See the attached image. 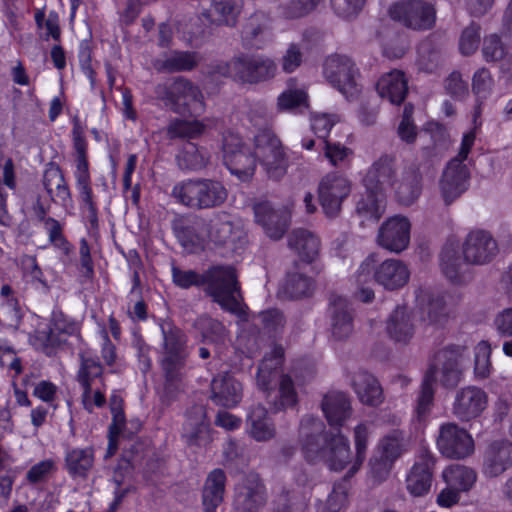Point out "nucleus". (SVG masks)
I'll use <instances>...</instances> for the list:
<instances>
[{
	"label": "nucleus",
	"mask_w": 512,
	"mask_h": 512,
	"mask_svg": "<svg viewBox=\"0 0 512 512\" xmlns=\"http://www.w3.org/2000/svg\"><path fill=\"white\" fill-rule=\"evenodd\" d=\"M321 409L328 424L338 430L327 431L318 417L305 415L299 428L303 456L311 464L323 463L330 470L342 471L351 462L349 439L340 432L352 414L350 399L344 392L329 391Z\"/></svg>",
	"instance_id": "obj_1"
},
{
	"label": "nucleus",
	"mask_w": 512,
	"mask_h": 512,
	"mask_svg": "<svg viewBox=\"0 0 512 512\" xmlns=\"http://www.w3.org/2000/svg\"><path fill=\"white\" fill-rule=\"evenodd\" d=\"M159 326L162 334L160 366L164 378L161 398L170 403L183 391L185 367L190 355L188 337L172 321L162 320Z\"/></svg>",
	"instance_id": "obj_2"
},
{
	"label": "nucleus",
	"mask_w": 512,
	"mask_h": 512,
	"mask_svg": "<svg viewBox=\"0 0 512 512\" xmlns=\"http://www.w3.org/2000/svg\"><path fill=\"white\" fill-rule=\"evenodd\" d=\"M464 349L460 346H448L439 350L434 356V363L430 365L422 380L417 406L415 409L418 421H423L430 413L434 401V383L437 371L440 370V382L446 388L455 387L461 380L462 372L459 367V358Z\"/></svg>",
	"instance_id": "obj_3"
},
{
	"label": "nucleus",
	"mask_w": 512,
	"mask_h": 512,
	"mask_svg": "<svg viewBox=\"0 0 512 512\" xmlns=\"http://www.w3.org/2000/svg\"><path fill=\"white\" fill-rule=\"evenodd\" d=\"M171 195L190 209L205 210L221 207L228 198V190L219 180L194 178L177 183Z\"/></svg>",
	"instance_id": "obj_4"
},
{
	"label": "nucleus",
	"mask_w": 512,
	"mask_h": 512,
	"mask_svg": "<svg viewBox=\"0 0 512 512\" xmlns=\"http://www.w3.org/2000/svg\"><path fill=\"white\" fill-rule=\"evenodd\" d=\"M204 280V291L223 310L234 314L242 312L243 296L238 276L233 266H212L204 272Z\"/></svg>",
	"instance_id": "obj_5"
},
{
	"label": "nucleus",
	"mask_w": 512,
	"mask_h": 512,
	"mask_svg": "<svg viewBox=\"0 0 512 512\" xmlns=\"http://www.w3.org/2000/svg\"><path fill=\"white\" fill-rule=\"evenodd\" d=\"M214 71L242 84H257L272 79L277 65L266 55L240 53L228 62L218 63Z\"/></svg>",
	"instance_id": "obj_6"
},
{
	"label": "nucleus",
	"mask_w": 512,
	"mask_h": 512,
	"mask_svg": "<svg viewBox=\"0 0 512 512\" xmlns=\"http://www.w3.org/2000/svg\"><path fill=\"white\" fill-rule=\"evenodd\" d=\"M155 95L165 107L180 115L200 116L205 110L204 97L197 85L182 76L171 83L158 84Z\"/></svg>",
	"instance_id": "obj_7"
},
{
	"label": "nucleus",
	"mask_w": 512,
	"mask_h": 512,
	"mask_svg": "<svg viewBox=\"0 0 512 512\" xmlns=\"http://www.w3.org/2000/svg\"><path fill=\"white\" fill-rule=\"evenodd\" d=\"M376 254H370L360 264L356 274L359 284H366L372 279L387 290L404 287L409 280L410 272L407 265L399 259H386L377 265Z\"/></svg>",
	"instance_id": "obj_8"
},
{
	"label": "nucleus",
	"mask_w": 512,
	"mask_h": 512,
	"mask_svg": "<svg viewBox=\"0 0 512 512\" xmlns=\"http://www.w3.org/2000/svg\"><path fill=\"white\" fill-rule=\"evenodd\" d=\"M72 136L75 162L74 177L79 193L80 207L84 212L96 210L98 208L91 185L87 141L83 135V129L77 117L73 119Z\"/></svg>",
	"instance_id": "obj_9"
},
{
	"label": "nucleus",
	"mask_w": 512,
	"mask_h": 512,
	"mask_svg": "<svg viewBox=\"0 0 512 512\" xmlns=\"http://www.w3.org/2000/svg\"><path fill=\"white\" fill-rule=\"evenodd\" d=\"M392 20L414 31H427L436 23V8L425 0H402L389 8Z\"/></svg>",
	"instance_id": "obj_10"
},
{
	"label": "nucleus",
	"mask_w": 512,
	"mask_h": 512,
	"mask_svg": "<svg viewBox=\"0 0 512 512\" xmlns=\"http://www.w3.org/2000/svg\"><path fill=\"white\" fill-rule=\"evenodd\" d=\"M255 159L259 160L269 178L278 180L287 169V160L280 140L269 130L254 137Z\"/></svg>",
	"instance_id": "obj_11"
},
{
	"label": "nucleus",
	"mask_w": 512,
	"mask_h": 512,
	"mask_svg": "<svg viewBox=\"0 0 512 512\" xmlns=\"http://www.w3.org/2000/svg\"><path fill=\"white\" fill-rule=\"evenodd\" d=\"M223 161L231 174L241 181H248L256 168L254 153L232 132L223 135Z\"/></svg>",
	"instance_id": "obj_12"
},
{
	"label": "nucleus",
	"mask_w": 512,
	"mask_h": 512,
	"mask_svg": "<svg viewBox=\"0 0 512 512\" xmlns=\"http://www.w3.org/2000/svg\"><path fill=\"white\" fill-rule=\"evenodd\" d=\"M323 73L326 80L347 98L359 92L357 79L360 73L350 57L340 54L329 56L325 60Z\"/></svg>",
	"instance_id": "obj_13"
},
{
	"label": "nucleus",
	"mask_w": 512,
	"mask_h": 512,
	"mask_svg": "<svg viewBox=\"0 0 512 512\" xmlns=\"http://www.w3.org/2000/svg\"><path fill=\"white\" fill-rule=\"evenodd\" d=\"M266 486L257 473L246 474L235 485L233 497L234 512H260L267 503Z\"/></svg>",
	"instance_id": "obj_14"
},
{
	"label": "nucleus",
	"mask_w": 512,
	"mask_h": 512,
	"mask_svg": "<svg viewBox=\"0 0 512 512\" xmlns=\"http://www.w3.org/2000/svg\"><path fill=\"white\" fill-rule=\"evenodd\" d=\"M351 193V182L336 172L326 174L318 185V199L329 218L339 215L343 201Z\"/></svg>",
	"instance_id": "obj_15"
},
{
	"label": "nucleus",
	"mask_w": 512,
	"mask_h": 512,
	"mask_svg": "<svg viewBox=\"0 0 512 512\" xmlns=\"http://www.w3.org/2000/svg\"><path fill=\"white\" fill-rule=\"evenodd\" d=\"M440 453L450 459H464L473 454L475 445L469 432L455 423H444L436 439Z\"/></svg>",
	"instance_id": "obj_16"
},
{
	"label": "nucleus",
	"mask_w": 512,
	"mask_h": 512,
	"mask_svg": "<svg viewBox=\"0 0 512 512\" xmlns=\"http://www.w3.org/2000/svg\"><path fill=\"white\" fill-rule=\"evenodd\" d=\"M512 468V442L507 439L488 443L482 454L481 473L485 478L500 477Z\"/></svg>",
	"instance_id": "obj_17"
},
{
	"label": "nucleus",
	"mask_w": 512,
	"mask_h": 512,
	"mask_svg": "<svg viewBox=\"0 0 512 512\" xmlns=\"http://www.w3.org/2000/svg\"><path fill=\"white\" fill-rule=\"evenodd\" d=\"M470 185V171L466 164L458 159H451L443 170L439 188L446 205L452 204Z\"/></svg>",
	"instance_id": "obj_18"
},
{
	"label": "nucleus",
	"mask_w": 512,
	"mask_h": 512,
	"mask_svg": "<svg viewBox=\"0 0 512 512\" xmlns=\"http://www.w3.org/2000/svg\"><path fill=\"white\" fill-rule=\"evenodd\" d=\"M255 222L273 240L281 239L290 226V214L284 208H276L269 201L253 205Z\"/></svg>",
	"instance_id": "obj_19"
},
{
	"label": "nucleus",
	"mask_w": 512,
	"mask_h": 512,
	"mask_svg": "<svg viewBox=\"0 0 512 512\" xmlns=\"http://www.w3.org/2000/svg\"><path fill=\"white\" fill-rule=\"evenodd\" d=\"M488 405L487 393L477 386L459 389L454 397L453 415L462 422H469L481 416Z\"/></svg>",
	"instance_id": "obj_20"
},
{
	"label": "nucleus",
	"mask_w": 512,
	"mask_h": 512,
	"mask_svg": "<svg viewBox=\"0 0 512 512\" xmlns=\"http://www.w3.org/2000/svg\"><path fill=\"white\" fill-rule=\"evenodd\" d=\"M410 230L408 218L400 215L390 217L379 227L377 242L390 252L400 253L409 245Z\"/></svg>",
	"instance_id": "obj_21"
},
{
	"label": "nucleus",
	"mask_w": 512,
	"mask_h": 512,
	"mask_svg": "<svg viewBox=\"0 0 512 512\" xmlns=\"http://www.w3.org/2000/svg\"><path fill=\"white\" fill-rule=\"evenodd\" d=\"M498 245L492 235L485 230H473L463 243L464 261L469 264L489 263L497 254Z\"/></svg>",
	"instance_id": "obj_22"
},
{
	"label": "nucleus",
	"mask_w": 512,
	"mask_h": 512,
	"mask_svg": "<svg viewBox=\"0 0 512 512\" xmlns=\"http://www.w3.org/2000/svg\"><path fill=\"white\" fill-rule=\"evenodd\" d=\"M210 422L204 405L195 404L186 411L182 439L188 446L201 447L211 441Z\"/></svg>",
	"instance_id": "obj_23"
},
{
	"label": "nucleus",
	"mask_w": 512,
	"mask_h": 512,
	"mask_svg": "<svg viewBox=\"0 0 512 512\" xmlns=\"http://www.w3.org/2000/svg\"><path fill=\"white\" fill-rule=\"evenodd\" d=\"M242 10L241 0H210L199 20L210 27H235Z\"/></svg>",
	"instance_id": "obj_24"
},
{
	"label": "nucleus",
	"mask_w": 512,
	"mask_h": 512,
	"mask_svg": "<svg viewBox=\"0 0 512 512\" xmlns=\"http://www.w3.org/2000/svg\"><path fill=\"white\" fill-rule=\"evenodd\" d=\"M436 458L428 451H423L406 477V489L415 497L426 495L432 486L433 470Z\"/></svg>",
	"instance_id": "obj_25"
},
{
	"label": "nucleus",
	"mask_w": 512,
	"mask_h": 512,
	"mask_svg": "<svg viewBox=\"0 0 512 512\" xmlns=\"http://www.w3.org/2000/svg\"><path fill=\"white\" fill-rule=\"evenodd\" d=\"M172 230L185 248L202 247L207 241V220L197 215L175 218Z\"/></svg>",
	"instance_id": "obj_26"
},
{
	"label": "nucleus",
	"mask_w": 512,
	"mask_h": 512,
	"mask_svg": "<svg viewBox=\"0 0 512 512\" xmlns=\"http://www.w3.org/2000/svg\"><path fill=\"white\" fill-rule=\"evenodd\" d=\"M328 317L332 335L335 339L342 340L353 332V308L349 301L336 293L329 296Z\"/></svg>",
	"instance_id": "obj_27"
},
{
	"label": "nucleus",
	"mask_w": 512,
	"mask_h": 512,
	"mask_svg": "<svg viewBox=\"0 0 512 512\" xmlns=\"http://www.w3.org/2000/svg\"><path fill=\"white\" fill-rule=\"evenodd\" d=\"M396 158L393 155H381L368 169L363 178L365 189H377L385 193L396 181Z\"/></svg>",
	"instance_id": "obj_28"
},
{
	"label": "nucleus",
	"mask_w": 512,
	"mask_h": 512,
	"mask_svg": "<svg viewBox=\"0 0 512 512\" xmlns=\"http://www.w3.org/2000/svg\"><path fill=\"white\" fill-rule=\"evenodd\" d=\"M262 391L274 412L294 408L298 404V393L293 379L288 374H281L278 379L274 380L271 388Z\"/></svg>",
	"instance_id": "obj_29"
},
{
	"label": "nucleus",
	"mask_w": 512,
	"mask_h": 512,
	"mask_svg": "<svg viewBox=\"0 0 512 512\" xmlns=\"http://www.w3.org/2000/svg\"><path fill=\"white\" fill-rule=\"evenodd\" d=\"M210 398L216 405L233 408L242 399V385L231 373H219L211 381Z\"/></svg>",
	"instance_id": "obj_30"
},
{
	"label": "nucleus",
	"mask_w": 512,
	"mask_h": 512,
	"mask_svg": "<svg viewBox=\"0 0 512 512\" xmlns=\"http://www.w3.org/2000/svg\"><path fill=\"white\" fill-rule=\"evenodd\" d=\"M201 56L195 51L171 50L160 54L153 61L154 69L159 73H179L195 69Z\"/></svg>",
	"instance_id": "obj_31"
},
{
	"label": "nucleus",
	"mask_w": 512,
	"mask_h": 512,
	"mask_svg": "<svg viewBox=\"0 0 512 512\" xmlns=\"http://www.w3.org/2000/svg\"><path fill=\"white\" fill-rule=\"evenodd\" d=\"M77 323L60 310L52 312L50 326L46 331L39 332V339L45 348H54L66 342V336L77 332Z\"/></svg>",
	"instance_id": "obj_32"
},
{
	"label": "nucleus",
	"mask_w": 512,
	"mask_h": 512,
	"mask_svg": "<svg viewBox=\"0 0 512 512\" xmlns=\"http://www.w3.org/2000/svg\"><path fill=\"white\" fill-rule=\"evenodd\" d=\"M388 337L400 345H407L415 334L412 314L404 306H397L386 321Z\"/></svg>",
	"instance_id": "obj_33"
},
{
	"label": "nucleus",
	"mask_w": 512,
	"mask_h": 512,
	"mask_svg": "<svg viewBox=\"0 0 512 512\" xmlns=\"http://www.w3.org/2000/svg\"><path fill=\"white\" fill-rule=\"evenodd\" d=\"M80 367L77 373V381L83 389L82 402L84 409L92 413V404L89 397L92 395V382L96 378H101L103 367L97 357L80 353Z\"/></svg>",
	"instance_id": "obj_34"
},
{
	"label": "nucleus",
	"mask_w": 512,
	"mask_h": 512,
	"mask_svg": "<svg viewBox=\"0 0 512 512\" xmlns=\"http://www.w3.org/2000/svg\"><path fill=\"white\" fill-rule=\"evenodd\" d=\"M43 186L53 202L63 207L73 205L70 188L59 166L51 165L44 171Z\"/></svg>",
	"instance_id": "obj_35"
},
{
	"label": "nucleus",
	"mask_w": 512,
	"mask_h": 512,
	"mask_svg": "<svg viewBox=\"0 0 512 512\" xmlns=\"http://www.w3.org/2000/svg\"><path fill=\"white\" fill-rule=\"evenodd\" d=\"M246 427L249 435L259 442L269 441L276 435V428L262 404L251 406L246 418Z\"/></svg>",
	"instance_id": "obj_36"
},
{
	"label": "nucleus",
	"mask_w": 512,
	"mask_h": 512,
	"mask_svg": "<svg viewBox=\"0 0 512 512\" xmlns=\"http://www.w3.org/2000/svg\"><path fill=\"white\" fill-rule=\"evenodd\" d=\"M227 477L225 472L216 468L207 475L202 489V504L205 512H216L223 502Z\"/></svg>",
	"instance_id": "obj_37"
},
{
	"label": "nucleus",
	"mask_w": 512,
	"mask_h": 512,
	"mask_svg": "<svg viewBox=\"0 0 512 512\" xmlns=\"http://www.w3.org/2000/svg\"><path fill=\"white\" fill-rule=\"evenodd\" d=\"M284 358V348L278 344H275L272 350L264 355L257 371V385L261 390L271 388L274 380L278 379V372L282 367Z\"/></svg>",
	"instance_id": "obj_38"
},
{
	"label": "nucleus",
	"mask_w": 512,
	"mask_h": 512,
	"mask_svg": "<svg viewBox=\"0 0 512 512\" xmlns=\"http://www.w3.org/2000/svg\"><path fill=\"white\" fill-rule=\"evenodd\" d=\"M376 89L382 98L388 99L392 104L400 105L407 95V80L402 71L394 70L378 80Z\"/></svg>",
	"instance_id": "obj_39"
},
{
	"label": "nucleus",
	"mask_w": 512,
	"mask_h": 512,
	"mask_svg": "<svg viewBox=\"0 0 512 512\" xmlns=\"http://www.w3.org/2000/svg\"><path fill=\"white\" fill-rule=\"evenodd\" d=\"M351 385L363 404L376 406L382 402L381 386L367 371L360 370L354 373Z\"/></svg>",
	"instance_id": "obj_40"
},
{
	"label": "nucleus",
	"mask_w": 512,
	"mask_h": 512,
	"mask_svg": "<svg viewBox=\"0 0 512 512\" xmlns=\"http://www.w3.org/2000/svg\"><path fill=\"white\" fill-rule=\"evenodd\" d=\"M288 245L297 251L303 261L310 263L319 254L320 240L308 230L295 229L288 238Z\"/></svg>",
	"instance_id": "obj_41"
},
{
	"label": "nucleus",
	"mask_w": 512,
	"mask_h": 512,
	"mask_svg": "<svg viewBox=\"0 0 512 512\" xmlns=\"http://www.w3.org/2000/svg\"><path fill=\"white\" fill-rule=\"evenodd\" d=\"M385 210V193L377 189H365L356 204V213L362 221H378Z\"/></svg>",
	"instance_id": "obj_42"
},
{
	"label": "nucleus",
	"mask_w": 512,
	"mask_h": 512,
	"mask_svg": "<svg viewBox=\"0 0 512 512\" xmlns=\"http://www.w3.org/2000/svg\"><path fill=\"white\" fill-rule=\"evenodd\" d=\"M422 175L416 166L408 167L396 187V196L403 205H411L421 194Z\"/></svg>",
	"instance_id": "obj_43"
},
{
	"label": "nucleus",
	"mask_w": 512,
	"mask_h": 512,
	"mask_svg": "<svg viewBox=\"0 0 512 512\" xmlns=\"http://www.w3.org/2000/svg\"><path fill=\"white\" fill-rule=\"evenodd\" d=\"M267 24L262 14L250 16L241 32L243 46L249 49H263L267 43Z\"/></svg>",
	"instance_id": "obj_44"
},
{
	"label": "nucleus",
	"mask_w": 512,
	"mask_h": 512,
	"mask_svg": "<svg viewBox=\"0 0 512 512\" xmlns=\"http://www.w3.org/2000/svg\"><path fill=\"white\" fill-rule=\"evenodd\" d=\"M442 478L446 485L461 492H468L472 489L477 480L475 469L462 465L452 464L442 472Z\"/></svg>",
	"instance_id": "obj_45"
},
{
	"label": "nucleus",
	"mask_w": 512,
	"mask_h": 512,
	"mask_svg": "<svg viewBox=\"0 0 512 512\" xmlns=\"http://www.w3.org/2000/svg\"><path fill=\"white\" fill-rule=\"evenodd\" d=\"M94 465V450L91 447L74 448L65 456V467L72 477L86 478Z\"/></svg>",
	"instance_id": "obj_46"
},
{
	"label": "nucleus",
	"mask_w": 512,
	"mask_h": 512,
	"mask_svg": "<svg viewBox=\"0 0 512 512\" xmlns=\"http://www.w3.org/2000/svg\"><path fill=\"white\" fill-rule=\"evenodd\" d=\"M210 155L204 147H199L190 141L186 142L176 156L180 169L198 171L205 168Z\"/></svg>",
	"instance_id": "obj_47"
},
{
	"label": "nucleus",
	"mask_w": 512,
	"mask_h": 512,
	"mask_svg": "<svg viewBox=\"0 0 512 512\" xmlns=\"http://www.w3.org/2000/svg\"><path fill=\"white\" fill-rule=\"evenodd\" d=\"M206 125L203 121L199 120H172L166 129L167 137L170 140L174 139H195L203 134Z\"/></svg>",
	"instance_id": "obj_48"
},
{
	"label": "nucleus",
	"mask_w": 512,
	"mask_h": 512,
	"mask_svg": "<svg viewBox=\"0 0 512 512\" xmlns=\"http://www.w3.org/2000/svg\"><path fill=\"white\" fill-rule=\"evenodd\" d=\"M407 450V441L404 433L399 430H393L380 441L378 454L395 462Z\"/></svg>",
	"instance_id": "obj_49"
},
{
	"label": "nucleus",
	"mask_w": 512,
	"mask_h": 512,
	"mask_svg": "<svg viewBox=\"0 0 512 512\" xmlns=\"http://www.w3.org/2000/svg\"><path fill=\"white\" fill-rule=\"evenodd\" d=\"M313 281L304 274L293 272L288 273L283 285V293L289 299H300L311 295Z\"/></svg>",
	"instance_id": "obj_50"
},
{
	"label": "nucleus",
	"mask_w": 512,
	"mask_h": 512,
	"mask_svg": "<svg viewBox=\"0 0 512 512\" xmlns=\"http://www.w3.org/2000/svg\"><path fill=\"white\" fill-rule=\"evenodd\" d=\"M481 53L487 63H498L503 61L509 53V47L496 33L484 36Z\"/></svg>",
	"instance_id": "obj_51"
},
{
	"label": "nucleus",
	"mask_w": 512,
	"mask_h": 512,
	"mask_svg": "<svg viewBox=\"0 0 512 512\" xmlns=\"http://www.w3.org/2000/svg\"><path fill=\"white\" fill-rule=\"evenodd\" d=\"M306 498L296 492L283 489L273 501L274 512H306Z\"/></svg>",
	"instance_id": "obj_52"
},
{
	"label": "nucleus",
	"mask_w": 512,
	"mask_h": 512,
	"mask_svg": "<svg viewBox=\"0 0 512 512\" xmlns=\"http://www.w3.org/2000/svg\"><path fill=\"white\" fill-rule=\"evenodd\" d=\"M321 0H289L278 6L279 15L288 20L300 19L312 13Z\"/></svg>",
	"instance_id": "obj_53"
},
{
	"label": "nucleus",
	"mask_w": 512,
	"mask_h": 512,
	"mask_svg": "<svg viewBox=\"0 0 512 512\" xmlns=\"http://www.w3.org/2000/svg\"><path fill=\"white\" fill-rule=\"evenodd\" d=\"M317 150L330 162L332 166L345 164L352 156L353 151L339 142L322 140L318 142Z\"/></svg>",
	"instance_id": "obj_54"
},
{
	"label": "nucleus",
	"mask_w": 512,
	"mask_h": 512,
	"mask_svg": "<svg viewBox=\"0 0 512 512\" xmlns=\"http://www.w3.org/2000/svg\"><path fill=\"white\" fill-rule=\"evenodd\" d=\"M440 264L444 275L450 281L460 282L464 263L455 249L445 247L440 254Z\"/></svg>",
	"instance_id": "obj_55"
},
{
	"label": "nucleus",
	"mask_w": 512,
	"mask_h": 512,
	"mask_svg": "<svg viewBox=\"0 0 512 512\" xmlns=\"http://www.w3.org/2000/svg\"><path fill=\"white\" fill-rule=\"evenodd\" d=\"M193 326L201 333L203 341L218 342L224 338L225 327L223 324L209 316L198 317Z\"/></svg>",
	"instance_id": "obj_56"
},
{
	"label": "nucleus",
	"mask_w": 512,
	"mask_h": 512,
	"mask_svg": "<svg viewBox=\"0 0 512 512\" xmlns=\"http://www.w3.org/2000/svg\"><path fill=\"white\" fill-rule=\"evenodd\" d=\"M258 320L262 324L263 330L271 337H276L283 332L286 319L282 311L278 309H268L258 313Z\"/></svg>",
	"instance_id": "obj_57"
},
{
	"label": "nucleus",
	"mask_w": 512,
	"mask_h": 512,
	"mask_svg": "<svg viewBox=\"0 0 512 512\" xmlns=\"http://www.w3.org/2000/svg\"><path fill=\"white\" fill-rule=\"evenodd\" d=\"M491 348L486 341H481L475 347L474 374L477 379H485L491 372Z\"/></svg>",
	"instance_id": "obj_58"
},
{
	"label": "nucleus",
	"mask_w": 512,
	"mask_h": 512,
	"mask_svg": "<svg viewBox=\"0 0 512 512\" xmlns=\"http://www.w3.org/2000/svg\"><path fill=\"white\" fill-rule=\"evenodd\" d=\"M354 441L356 456L352 467L349 470V474H354L359 470L362 463L366 458L367 441H368V429L364 424H359L354 429Z\"/></svg>",
	"instance_id": "obj_59"
},
{
	"label": "nucleus",
	"mask_w": 512,
	"mask_h": 512,
	"mask_svg": "<svg viewBox=\"0 0 512 512\" xmlns=\"http://www.w3.org/2000/svg\"><path fill=\"white\" fill-rule=\"evenodd\" d=\"M480 44V26L471 23L463 29L459 39V50L461 54L470 56L476 52Z\"/></svg>",
	"instance_id": "obj_60"
},
{
	"label": "nucleus",
	"mask_w": 512,
	"mask_h": 512,
	"mask_svg": "<svg viewBox=\"0 0 512 512\" xmlns=\"http://www.w3.org/2000/svg\"><path fill=\"white\" fill-rule=\"evenodd\" d=\"M307 105V94L301 89H287L277 99L279 111H290Z\"/></svg>",
	"instance_id": "obj_61"
},
{
	"label": "nucleus",
	"mask_w": 512,
	"mask_h": 512,
	"mask_svg": "<svg viewBox=\"0 0 512 512\" xmlns=\"http://www.w3.org/2000/svg\"><path fill=\"white\" fill-rule=\"evenodd\" d=\"M233 231V224L230 221H207V240L216 245H225Z\"/></svg>",
	"instance_id": "obj_62"
},
{
	"label": "nucleus",
	"mask_w": 512,
	"mask_h": 512,
	"mask_svg": "<svg viewBox=\"0 0 512 512\" xmlns=\"http://www.w3.org/2000/svg\"><path fill=\"white\" fill-rule=\"evenodd\" d=\"M493 78L490 71L482 67L478 69L472 78V91L478 98L486 99L492 91Z\"/></svg>",
	"instance_id": "obj_63"
},
{
	"label": "nucleus",
	"mask_w": 512,
	"mask_h": 512,
	"mask_svg": "<svg viewBox=\"0 0 512 512\" xmlns=\"http://www.w3.org/2000/svg\"><path fill=\"white\" fill-rule=\"evenodd\" d=\"M394 462L380 454L373 455L369 460V475L377 484L385 481L391 471Z\"/></svg>",
	"instance_id": "obj_64"
}]
</instances>
